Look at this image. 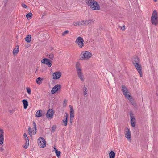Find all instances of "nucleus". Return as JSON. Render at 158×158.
<instances>
[{"mask_svg":"<svg viewBox=\"0 0 158 158\" xmlns=\"http://www.w3.org/2000/svg\"><path fill=\"white\" fill-rule=\"evenodd\" d=\"M88 5L93 10H99L100 8L99 4L94 0H86Z\"/></svg>","mask_w":158,"mask_h":158,"instance_id":"f257e3e1","label":"nucleus"},{"mask_svg":"<svg viewBox=\"0 0 158 158\" xmlns=\"http://www.w3.org/2000/svg\"><path fill=\"white\" fill-rule=\"evenodd\" d=\"M133 64L136 68V69L140 74V77L142 76V67L140 64H139V60L138 57H135L132 60Z\"/></svg>","mask_w":158,"mask_h":158,"instance_id":"f03ea898","label":"nucleus"},{"mask_svg":"<svg viewBox=\"0 0 158 158\" xmlns=\"http://www.w3.org/2000/svg\"><path fill=\"white\" fill-rule=\"evenodd\" d=\"M75 67L78 77L81 81H84V77L80 63L78 62H77L76 64Z\"/></svg>","mask_w":158,"mask_h":158,"instance_id":"7ed1b4c3","label":"nucleus"},{"mask_svg":"<svg viewBox=\"0 0 158 158\" xmlns=\"http://www.w3.org/2000/svg\"><path fill=\"white\" fill-rule=\"evenodd\" d=\"M92 55L90 52L85 51H82L79 56V59L81 60H87L89 59Z\"/></svg>","mask_w":158,"mask_h":158,"instance_id":"20e7f679","label":"nucleus"},{"mask_svg":"<svg viewBox=\"0 0 158 158\" xmlns=\"http://www.w3.org/2000/svg\"><path fill=\"white\" fill-rule=\"evenodd\" d=\"M157 18V12L156 10H155L152 13L151 18V21L153 24L156 25L158 24Z\"/></svg>","mask_w":158,"mask_h":158,"instance_id":"39448f33","label":"nucleus"},{"mask_svg":"<svg viewBox=\"0 0 158 158\" xmlns=\"http://www.w3.org/2000/svg\"><path fill=\"white\" fill-rule=\"evenodd\" d=\"M33 129H32L30 127L28 128V133L31 137L33 135H35L36 133V123L33 122Z\"/></svg>","mask_w":158,"mask_h":158,"instance_id":"423d86ee","label":"nucleus"},{"mask_svg":"<svg viewBox=\"0 0 158 158\" xmlns=\"http://www.w3.org/2000/svg\"><path fill=\"white\" fill-rule=\"evenodd\" d=\"M38 142L39 147L40 148H44L46 145V141L42 137H40L38 139Z\"/></svg>","mask_w":158,"mask_h":158,"instance_id":"0eeeda50","label":"nucleus"},{"mask_svg":"<svg viewBox=\"0 0 158 158\" xmlns=\"http://www.w3.org/2000/svg\"><path fill=\"white\" fill-rule=\"evenodd\" d=\"M75 42L80 48H82L84 46V40L83 38L81 37H77L76 39Z\"/></svg>","mask_w":158,"mask_h":158,"instance_id":"6e6552de","label":"nucleus"},{"mask_svg":"<svg viewBox=\"0 0 158 158\" xmlns=\"http://www.w3.org/2000/svg\"><path fill=\"white\" fill-rule=\"evenodd\" d=\"M124 134L125 137L128 140L131 141V131L127 127H126L125 129Z\"/></svg>","mask_w":158,"mask_h":158,"instance_id":"1a4fd4ad","label":"nucleus"},{"mask_svg":"<svg viewBox=\"0 0 158 158\" xmlns=\"http://www.w3.org/2000/svg\"><path fill=\"white\" fill-rule=\"evenodd\" d=\"M61 73L60 71H56L53 73L52 78L53 79H58L61 77Z\"/></svg>","mask_w":158,"mask_h":158,"instance_id":"9d476101","label":"nucleus"},{"mask_svg":"<svg viewBox=\"0 0 158 158\" xmlns=\"http://www.w3.org/2000/svg\"><path fill=\"white\" fill-rule=\"evenodd\" d=\"M61 88V86L60 85H56L54 86L51 91V94H53L55 93L56 92L60 90Z\"/></svg>","mask_w":158,"mask_h":158,"instance_id":"9b49d317","label":"nucleus"},{"mask_svg":"<svg viewBox=\"0 0 158 158\" xmlns=\"http://www.w3.org/2000/svg\"><path fill=\"white\" fill-rule=\"evenodd\" d=\"M53 114L54 112L53 110L51 109H49L47 111L46 114V117L48 118L51 119L52 118Z\"/></svg>","mask_w":158,"mask_h":158,"instance_id":"f8f14e48","label":"nucleus"},{"mask_svg":"<svg viewBox=\"0 0 158 158\" xmlns=\"http://www.w3.org/2000/svg\"><path fill=\"white\" fill-rule=\"evenodd\" d=\"M122 89L123 93L125 97L130 94L129 90L124 85L122 86Z\"/></svg>","mask_w":158,"mask_h":158,"instance_id":"ddd939ff","label":"nucleus"},{"mask_svg":"<svg viewBox=\"0 0 158 158\" xmlns=\"http://www.w3.org/2000/svg\"><path fill=\"white\" fill-rule=\"evenodd\" d=\"M41 62L42 63L45 64L49 67H51L52 65V64L50 62V60L48 59H43L41 60Z\"/></svg>","mask_w":158,"mask_h":158,"instance_id":"4468645a","label":"nucleus"},{"mask_svg":"<svg viewBox=\"0 0 158 158\" xmlns=\"http://www.w3.org/2000/svg\"><path fill=\"white\" fill-rule=\"evenodd\" d=\"M130 116L131 118V126L132 127H134L135 126V124L136 123L135 119L134 118L133 115L131 114Z\"/></svg>","mask_w":158,"mask_h":158,"instance_id":"2eb2a0df","label":"nucleus"},{"mask_svg":"<svg viewBox=\"0 0 158 158\" xmlns=\"http://www.w3.org/2000/svg\"><path fill=\"white\" fill-rule=\"evenodd\" d=\"M4 141V132L2 129H0V144H2Z\"/></svg>","mask_w":158,"mask_h":158,"instance_id":"dca6fc26","label":"nucleus"},{"mask_svg":"<svg viewBox=\"0 0 158 158\" xmlns=\"http://www.w3.org/2000/svg\"><path fill=\"white\" fill-rule=\"evenodd\" d=\"M65 114L66 116L64 118V119L62 122V125L65 126H67V125L68 122V114L67 113H66Z\"/></svg>","mask_w":158,"mask_h":158,"instance_id":"f3484780","label":"nucleus"},{"mask_svg":"<svg viewBox=\"0 0 158 158\" xmlns=\"http://www.w3.org/2000/svg\"><path fill=\"white\" fill-rule=\"evenodd\" d=\"M69 107H70V120H71V119L72 118H73L74 117V111L73 109V107L72 106L70 105L69 106Z\"/></svg>","mask_w":158,"mask_h":158,"instance_id":"a211bd4d","label":"nucleus"},{"mask_svg":"<svg viewBox=\"0 0 158 158\" xmlns=\"http://www.w3.org/2000/svg\"><path fill=\"white\" fill-rule=\"evenodd\" d=\"M125 97L127 98L132 104H133L134 103L133 99L130 94L127 95Z\"/></svg>","mask_w":158,"mask_h":158,"instance_id":"6ab92c4d","label":"nucleus"},{"mask_svg":"<svg viewBox=\"0 0 158 158\" xmlns=\"http://www.w3.org/2000/svg\"><path fill=\"white\" fill-rule=\"evenodd\" d=\"M31 39V35H27L25 38V41L27 43H30Z\"/></svg>","mask_w":158,"mask_h":158,"instance_id":"aec40b11","label":"nucleus"},{"mask_svg":"<svg viewBox=\"0 0 158 158\" xmlns=\"http://www.w3.org/2000/svg\"><path fill=\"white\" fill-rule=\"evenodd\" d=\"M22 102L23 104L24 108L26 109L27 108L28 106V102L27 100L24 99L22 101Z\"/></svg>","mask_w":158,"mask_h":158,"instance_id":"412c9836","label":"nucleus"},{"mask_svg":"<svg viewBox=\"0 0 158 158\" xmlns=\"http://www.w3.org/2000/svg\"><path fill=\"white\" fill-rule=\"evenodd\" d=\"M42 110H38L37 111L35 114V117H40L42 116Z\"/></svg>","mask_w":158,"mask_h":158,"instance_id":"4be33fe9","label":"nucleus"},{"mask_svg":"<svg viewBox=\"0 0 158 158\" xmlns=\"http://www.w3.org/2000/svg\"><path fill=\"white\" fill-rule=\"evenodd\" d=\"M43 79L40 77L37 78L36 80V82L39 85L41 84L42 83Z\"/></svg>","mask_w":158,"mask_h":158,"instance_id":"5701e85b","label":"nucleus"},{"mask_svg":"<svg viewBox=\"0 0 158 158\" xmlns=\"http://www.w3.org/2000/svg\"><path fill=\"white\" fill-rule=\"evenodd\" d=\"M115 154L114 152L112 151L109 153V157L110 158H114Z\"/></svg>","mask_w":158,"mask_h":158,"instance_id":"b1692460","label":"nucleus"},{"mask_svg":"<svg viewBox=\"0 0 158 158\" xmlns=\"http://www.w3.org/2000/svg\"><path fill=\"white\" fill-rule=\"evenodd\" d=\"M19 49L18 46H17V48H14L13 51V54L17 55L19 52Z\"/></svg>","mask_w":158,"mask_h":158,"instance_id":"393cba45","label":"nucleus"},{"mask_svg":"<svg viewBox=\"0 0 158 158\" xmlns=\"http://www.w3.org/2000/svg\"><path fill=\"white\" fill-rule=\"evenodd\" d=\"M23 136L25 142H29V139L27 137V134L26 133L23 134Z\"/></svg>","mask_w":158,"mask_h":158,"instance_id":"a878e982","label":"nucleus"},{"mask_svg":"<svg viewBox=\"0 0 158 158\" xmlns=\"http://www.w3.org/2000/svg\"><path fill=\"white\" fill-rule=\"evenodd\" d=\"M33 15L31 12H29L26 15V17L28 19H30L32 17Z\"/></svg>","mask_w":158,"mask_h":158,"instance_id":"bb28decb","label":"nucleus"},{"mask_svg":"<svg viewBox=\"0 0 158 158\" xmlns=\"http://www.w3.org/2000/svg\"><path fill=\"white\" fill-rule=\"evenodd\" d=\"M83 93L85 96L87 94V88L85 86L84 88Z\"/></svg>","mask_w":158,"mask_h":158,"instance_id":"cd10ccee","label":"nucleus"},{"mask_svg":"<svg viewBox=\"0 0 158 158\" xmlns=\"http://www.w3.org/2000/svg\"><path fill=\"white\" fill-rule=\"evenodd\" d=\"M55 150V152L56 153V155L58 157L60 154V152L59 151H58L56 148H54Z\"/></svg>","mask_w":158,"mask_h":158,"instance_id":"c85d7f7f","label":"nucleus"},{"mask_svg":"<svg viewBox=\"0 0 158 158\" xmlns=\"http://www.w3.org/2000/svg\"><path fill=\"white\" fill-rule=\"evenodd\" d=\"M29 144V142H25L24 145L23 146L24 148L27 149L28 148Z\"/></svg>","mask_w":158,"mask_h":158,"instance_id":"c756f323","label":"nucleus"},{"mask_svg":"<svg viewBox=\"0 0 158 158\" xmlns=\"http://www.w3.org/2000/svg\"><path fill=\"white\" fill-rule=\"evenodd\" d=\"M69 31L68 30H66L62 33V36H65V35L68 34L69 33Z\"/></svg>","mask_w":158,"mask_h":158,"instance_id":"7c9ffc66","label":"nucleus"},{"mask_svg":"<svg viewBox=\"0 0 158 158\" xmlns=\"http://www.w3.org/2000/svg\"><path fill=\"white\" fill-rule=\"evenodd\" d=\"M26 90L27 92L29 94H31V90L30 88L27 87L26 88Z\"/></svg>","mask_w":158,"mask_h":158,"instance_id":"2f4dec72","label":"nucleus"},{"mask_svg":"<svg viewBox=\"0 0 158 158\" xmlns=\"http://www.w3.org/2000/svg\"><path fill=\"white\" fill-rule=\"evenodd\" d=\"M48 56L49 57L50 59L51 60H52L54 57V55L52 54H51L49 55Z\"/></svg>","mask_w":158,"mask_h":158,"instance_id":"473e14b6","label":"nucleus"},{"mask_svg":"<svg viewBox=\"0 0 158 158\" xmlns=\"http://www.w3.org/2000/svg\"><path fill=\"white\" fill-rule=\"evenodd\" d=\"M84 21H81L79 22V26H82L84 25Z\"/></svg>","mask_w":158,"mask_h":158,"instance_id":"72a5a7b5","label":"nucleus"},{"mask_svg":"<svg viewBox=\"0 0 158 158\" xmlns=\"http://www.w3.org/2000/svg\"><path fill=\"white\" fill-rule=\"evenodd\" d=\"M87 22V25L90 24L93 22V21L92 20L89 19L88 20H86Z\"/></svg>","mask_w":158,"mask_h":158,"instance_id":"f704fd0d","label":"nucleus"},{"mask_svg":"<svg viewBox=\"0 0 158 158\" xmlns=\"http://www.w3.org/2000/svg\"><path fill=\"white\" fill-rule=\"evenodd\" d=\"M73 24L74 26L79 25V22H74L73 23Z\"/></svg>","mask_w":158,"mask_h":158,"instance_id":"c9c22d12","label":"nucleus"},{"mask_svg":"<svg viewBox=\"0 0 158 158\" xmlns=\"http://www.w3.org/2000/svg\"><path fill=\"white\" fill-rule=\"evenodd\" d=\"M22 6L24 8H27V5L26 4H22Z\"/></svg>","mask_w":158,"mask_h":158,"instance_id":"e433bc0d","label":"nucleus"},{"mask_svg":"<svg viewBox=\"0 0 158 158\" xmlns=\"http://www.w3.org/2000/svg\"><path fill=\"white\" fill-rule=\"evenodd\" d=\"M83 21H84V25H87V23H87V22L86 20H83Z\"/></svg>","mask_w":158,"mask_h":158,"instance_id":"4c0bfd02","label":"nucleus"},{"mask_svg":"<svg viewBox=\"0 0 158 158\" xmlns=\"http://www.w3.org/2000/svg\"><path fill=\"white\" fill-rule=\"evenodd\" d=\"M121 29L123 31L125 29V26H123L121 28Z\"/></svg>","mask_w":158,"mask_h":158,"instance_id":"58836bf2","label":"nucleus"},{"mask_svg":"<svg viewBox=\"0 0 158 158\" xmlns=\"http://www.w3.org/2000/svg\"><path fill=\"white\" fill-rule=\"evenodd\" d=\"M4 150V149L2 148V147H1L0 148V151L1 152H3Z\"/></svg>","mask_w":158,"mask_h":158,"instance_id":"ea45409f","label":"nucleus"},{"mask_svg":"<svg viewBox=\"0 0 158 158\" xmlns=\"http://www.w3.org/2000/svg\"><path fill=\"white\" fill-rule=\"evenodd\" d=\"M4 1L6 3L7 2L8 0H4Z\"/></svg>","mask_w":158,"mask_h":158,"instance_id":"a19ab883","label":"nucleus"},{"mask_svg":"<svg viewBox=\"0 0 158 158\" xmlns=\"http://www.w3.org/2000/svg\"><path fill=\"white\" fill-rule=\"evenodd\" d=\"M70 123H72V119L70 120Z\"/></svg>","mask_w":158,"mask_h":158,"instance_id":"79ce46f5","label":"nucleus"},{"mask_svg":"<svg viewBox=\"0 0 158 158\" xmlns=\"http://www.w3.org/2000/svg\"><path fill=\"white\" fill-rule=\"evenodd\" d=\"M153 1L155 2H156L157 1V0H153Z\"/></svg>","mask_w":158,"mask_h":158,"instance_id":"37998d69","label":"nucleus"}]
</instances>
